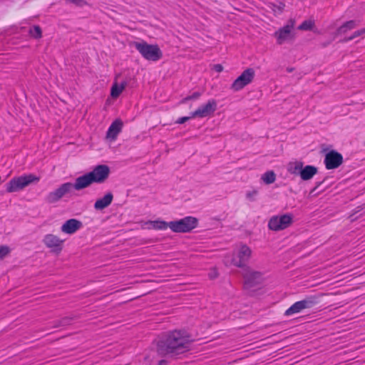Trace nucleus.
I'll return each instance as SVG.
<instances>
[{
  "label": "nucleus",
  "instance_id": "obj_13",
  "mask_svg": "<svg viewBox=\"0 0 365 365\" xmlns=\"http://www.w3.org/2000/svg\"><path fill=\"white\" fill-rule=\"evenodd\" d=\"M128 83L126 81H120L119 76H116L114 78L113 83L110 88V96L106 101V103L110 104L112 102L116 101L120 95L124 92Z\"/></svg>",
  "mask_w": 365,
  "mask_h": 365
},
{
  "label": "nucleus",
  "instance_id": "obj_32",
  "mask_svg": "<svg viewBox=\"0 0 365 365\" xmlns=\"http://www.w3.org/2000/svg\"><path fill=\"white\" fill-rule=\"evenodd\" d=\"M219 276V272L216 268H212L208 273V277L210 279H215Z\"/></svg>",
  "mask_w": 365,
  "mask_h": 365
},
{
  "label": "nucleus",
  "instance_id": "obj_35",
  "mask_svg": "<svg viewBox=\"0 0 365 365\" xmlns=\"http://www.w3.org/2000/svg\"><path fill=\"white\" fill-rule=\"evenodd\" d=\"M257 192L256 190H253L247 193V197L252 198L254 196L257 195Z\"/></svg>",
  "mask_w": 365,
  "mask_h": 365
},
{
  "label": "nucleus",
  "instance_id": "obj_38",
  "mask_svg": "<svg viewBox=\"0 0 365 365\" xmlns=\"http://www.w3.org/2000/svg\"><path fill=\"white\" fill-rule=\"evenodd\" d=\"M353 216H354V215H351L349 216V218H350L351 221H354L356 219V218H352Z\"/></svg>",
  "mask_w": 365,
  "mask_h": 365
},
{
  "label": "nucleus",
  "instance_id": "obj_15",
  "mask_svg": "<svg viewBox=\"0 0 365 365\" xmlns=\"http://www.w3.org/2000/svg\"><path fill=\"white\" fill-rule=\"evenodd\" d=\"M342 155L335 150L329 151L325 155L324 164L329 170L337 168L342 164Z\"/></svg>",
  "mask_w": 365,
  "mask_h": 365
},
{
  "label": "nucleus",
  "instance_id": "obj_12",
  "mask_svg": "<svg viewBox=\"0 0 365 365\" xmlns=\"http://www.w3.org/2000/svg\"><path fill=\"white\" fill-rule=\"evenodd\" d=\"M88 173L93 182L101 184L109 178L110 168L107 165L101 164L94 167Z\"/></svg>",
  "mask_w": 365,
  "mask_h": 365
},
{
  "label": "nucleus",
  "instance_id": "obj_34",
  "mask_svg": "<svg viewBox=\"0 0 365 365\" xmlns=\"http://www.w3.org/2000/svg\"><path fill=\"white\" fill-rule=\"evenodd\" d=\"M212 69L217 73H221L224 68L221 64H215L213 66Z\"/></svg>",
  "mask_w": 365,
  "mask_h": 365
},
{
  "label": "nucleus",
  "instance_id": "obj_27",
  "mask_svg": "<svg viewBox=\"0 0 365 365\" xmlns=\"http://www.w3.org/2000/svg\"><path fill=\"white\" fill-rule=\"evenodd\" d=\"M29 34L30 35L36 38V39H39L41 38L42 36V31L41 29V28L38 26H33L30 31H29Z\"/></svg>",
  "mask_w": 365,
  "mask_h": 365
},
{
  "label": "nucleus",
  "instance_id": "obj_8",
  "mask_svg": "<svg viewBox=\"0 0 365 365\" xmlns=\"http://www.w3.org/2000/svg\"><path fill=\"white\" fill-rule=\"evenodd\" d=\"M197 225L198 219L192 216H187L169 222V228L173 232L177 233L191 232Z\"/></svg>",
  "mask_w": 365,
  "mask_h": 365
},
{
  "label": "nucleus",
  "instance_id": "obj_20",
  "mask_svg": "<svg viewBox=\"0 0 365 365\" xmlns=\"http://www.w3.org/2000/svg\"><path fill=\"white\" fill-rule=\"evenodd\" d=\"M297 29L301 31H312L314 34L318 35L321 34L317 27L316 21L312 18H309L303 21Z\"/></svg>",
  "mask_w": 365,
  "mask_h": 365
},
{
  "label": "nucleus",
  "instance_id": "obj_9",
  "mask_svg": "<svg viewBox=\"0 0 365 365\" xmlns=\"http://www.w3.org/2000/svg\"><path fill=\"white\" fill-rule=\"evenodd\" d=\"M218 110V102L214 98H209L204 103L200 106L196 110L191 113V118L203 119L211 118L215 115Z\"/></svg>",
  "mask_w": 365,
  "mask_h": 365
},
{
  "label": "nucleus",
  "instance_id": "obj_6",
  "mask_svg": "<svg viewBox=\"0 0 365 365\" xmlns=\"http://www.w3.org/2000/svg\"><path fill=\"white\" fill-rule=\"evenodd\" d=\"M39 180V177L32 174L14 178L7 184L6 191L9 193L21 191L31 184L37 183Z\"/></svg>",
  "mask_w": 365,
  "mask_h": 365
},
{
  "label": "nucleus",
  "instance_id": "obj_36",
  "mask_svg": "<svg viewBox=\"0 0 365 365\" xmlns=\"http://www.w3.org/2000/svg\"><path fill=\"white\" fill-rule=\"evenodd\" d=\"M316 189H317V187H314V189H312V190L309 192V195L310 197H314V192H315Z\"/></svg>",
  "mask_w": 365,
  "mask_h": 365
},
{
  "label": "nucleus",
  "instance_id": "obj_23",
  "mask_svg": "<svg viewBox=\"0 0 365 365\" xmlns=\"http://www.w3.org/2000/svg\"><path fill=\"white\" fill-rule=\"evenodd\" d=\"M317 173V168L312 165L302 166V169L300 173V178L303 180H309Z\"/></svg>",
  "mask_w": 365,
  "mask_h": 365
},
{
  "label": "nucleus",
  "instance_id": "obj_24",
  "mask_svg": "<svg viewBox=\"0 0 365 365\" xmlns=\"http://www.w3.org/2000/svg\"><path fill=\"white\" fill-rule=\"evenodd\" d=\"M359 25V21L356 20H350L344 22L338 29L337 33L339 34H346L348 31L354 29Z\"/></svg>",
  "mask_w": 365,
  "mask_h": 365
},
{
  "label": "nucleus",
  "instance_id": "obj_14",
  "mask_svg": "<svg viewBox=\"0 0 365 365\" xmlns=\"http://www.w3.org/2000/svg\"><path fill=\"white\" fill-rule=\"evenodd\" d=\"M72 188L73 184L71 182L62 184L58 188L48 194L47 200L50 203L57 202L65 195L69 193Z\"/></svg>",
  "mask_w": 365,
  "mask_h": 365
},
{
  "label": "nucleus",
  "instance_id": "obj_18",
  "mask_svg": "<svg viewBox=\"0 0 365 365\" xmlns=\"http://www.w3.org/2000/svg\"><path fill=\"white\" fill-rule=\"evenodd\" d=\"M92 183H93V180L88 173L82 176L77 178L75 180L74 184H73V187L76 190H81L89 187Z\"/></svg>",
  "mask_w": 365,
  "mask_h": 365
},
{
  "label": "nucleus",
  "instance_id": "obj_17",
  "mask_svg": "<svg viewBox=\"0 0 365 365\" xmlns=\"http://www.w3.org/2000/svg\"><path fill=\"white\" fill-rule=\"evenodd\" d=\"M82 227V222L76 219L66 220L61 227L63 233L73 235Z\"/></svg>",
  "mask_w": 365,
  "mask_h": 365
},
{
  "label": "nucleus",
  "instance_id": "obj_1",
  "mask_svg": "<svg viewBox=\"0 0 365 365\" xmlns=\"http://www.w3.org/2000/svg\"><path fill=\"white\" fill-rule=\"evenodd\" d=\"M194 340L185 329H174L158 337L155 341L158 354L164 356H177L190 351Z\"/></svg>",
  "mask_w": 365,
  "mask_h": 365
},
{
  "label": "nucleus",
  "instance_id": "obj_28",
  "mask_svg": "<svg viewBox=\"0 0 365 365\" xmlns=\"http://www.w3.org/2000/svg\"><path fill=\"white\" fill-rule=\"evenodd\" d=\"M201 96V93L200 92H194L192 94L186 96L182 100V103H186L188 101H194L198 99Z\"/></svg>",
  "mask_w": 365,
  "mask_h": 365
},
{
  "label": "nucleus",
  "instance_id": "obj_19",
  "mask_svg": "<svg viewBox=\"0 0 365 365\" xmlns=\"http://www.w3.org/2000/svg\"><path fill=\"white\" fill-rule=\"evenodd\" d=\"M312 304V302L307 299L297 302L286 311L285 314L289 316L299 313L303 309L309 308Z\"/></svg>",
  "mask_w": 365,
  "mask_h": 365
},
{
  "label": "nucleus",
  "instance_id": "obj_30",
  "mask_svg": "<svg viewBox=\"0 0 365 365\" xmlns=\"http://www.w3.org/2000/svg\"><path fill=\"white\" fill-rule=\"evenodd\" d=\"M365 35V28L354 31L352 35L346 38V41H352L356 38Z\"/></svg>",
  "mask_w": 365,
  "mask_h": 365
},
{
  "label": "nucleus",
  "instance_id": "obj_2",
  "mask_svg": "<svg viewBox=\"0 0 365 365\" xmlns=\"http://www.w3.org/2000/svg\"><path fill=\"white\" fill-rule=\"evenodd\" d=\"M244 289L252 295H256L262 289V284L264 281L262 272L248 268L243 275Z\"/></svg>",
  "mask_w": 365,
  "mask_h": 365
},
{
  "label": "nucleus",
  "instance_id": "obj_16",
  "mask_svg": "<svg viewBox=\"0 0 365 365\" xmlns=\"http://www.w3.org/2000/svg\"><path fill=\"white\" fill-rule=\"evenodd\" d=\"M123 122L120 118H116L109 126L106 134V140L108 142L115 141L123 128Z\"/></svg>",
  "mask_w": 365,
  "mask_h": 365
},
{
  "label": "nucleus",
  "instance_id": "obj_4",
  "mask_svg": "<svg viewBox=\"0 0 365 365\" xmlns=\"http://www.w3.org/2000/svg\"><path fill=\"white\" fill-rule=\"evenodd\" d=\"M252 254L251 247L246 244L241 243L230 256H227L228 262L235 267H242L245 262L251 258Z\"/></svg>",
  "mask_w": 365,
  "mask_h": 365
},
{
  "label": "nucleus",
  "instance_id": "obj_29",
  "mask_svg": "<svg viewBox=\"0 0 365 365\" xmlns=\"http://www.w3.org/2000/svg\"><path fill=\"white\" fill-rule=\"evenodd\" d=\"M11 252V250L8 246H0V261L3 260Z\"/></svg>",
  "mask_w": 365,
  "mask_h": 365
},
{
  "label": "nucleus",
  "instance_id": "obj_5",
  "mask_svg": "<svg viewBox=\"0 0 365 365\" xmlns=\"http://www.w3.org/2000/svg\"><path fill=\"white\" fill-rule=\"evenodd\" d=\"M295 20L290 19L283 26L279 28L273 34V37L277 45L282 46L294 39Z\"/></svg>",
  "mask_w": 365,
  "mask_h": 365
},
{
  "label": "nucleus",
  "instance_id": "obj_37",
  "mask_svg": "<svg viewBox=\"0 0 365 365\" xmlns=\"http://www.w3.org/2000/svg\"><path fill=\"white\" fill-rule=\"evenodd\" d=\"M165 364H166V361L165 360H160L158 362V365H165Z\"/></svg>",
  "mask_w": 365,
  "mask_h": 365
},
{
  "label": "nucleus",
  "instance_id": "obj_11",
  "mask_svg": "<svg viewBox=\"0 0 365 365\" xmlns=\"http://www.w3.org/2000/svg\"><path fill=\"white\" fill-rule=\"evenodd\" d=\"M255 76V71L252 68L244 70L241 74L232 83L230 89L234 92L242 90L247 85L250 84Z\"/></svg>",
  "mask_w": 365,
  "mask_h": 365
},
{
  "label": "nucleus",
  "instance_id": "obj_10",
  "mask_svg": "<svg viewBox=\"0 0 365 365\" xmlns=\"http://www.w3.org/2000/svg\"><path fill=\"white\" fill-rule=\"evenodd\" d=\"M42 241L45 247L53 255H58L63 250L65 240L53 232L46 234Z\"/></svg>",
  "mask_w": 365,
  "mask_h": 365
},
{
  "label": "nucleus",
  "instance_id": "obj_33",
  "mask_svg": "<svg viewBox=\"0 0 365 365\" xmlns=\"http://www.w3.org/2000/svg\"><path fill=\"white\" fill-rule=\"evenodd\" d=\"M190 119H194L193 118H191V115H190V116H185V117L180 118L176 121V123H178V124H183V123H185V122H187V120H189Z\"/></svg>",
  "mask_w": 365,
  "mask_h": 365
},
{
  "label": "nucleus",
  "instance_id": "obj_31",
  "mask_svg": "<svg viewBox=\"0 0 365 365\" xmlns=\"http://www.w3.org/2000/svg\"><path fill=\"white\" fill-rule=\"evenodd\" d=\"M68 3L73 4L78 7H83L88 5L85 0H66Z\"/></svg>",
  "mask_w": 365,
  "mask_h": 365
},
{
  "label": "nucleus",
  "instance_id": "obj_26",
  "mask_svg": "<svg viewBox=\"0 0 365 365\" xmlns=\"http://www.w3.org/2000/svg\"><path fill=\"white\" fill-rule=\"evenodd\" d=\"M261 180L266 184L269 185L274 183L276 180V174L272 170L265 172L261 176Z\"/></svg>",
  "mask_w": 365,
  "mask_h": 365
},
{
  "label": "nucleus",
  "instance_id": "obj_22",
  "mask_svg": "<svg viewBox=\"0 0 365 365\" xmlns=\"http://www.w3.org/2000/svg\"><path fill=\"white\" fill-rule=\"evenodd\" d=\"M143 225L145 229L165 230L169 227V222L163 220H148L144 222Z\"/></svg>",
  "mask_w": 365,
  "mask_h": 365
},
{
  "label": "nucleus",
  "instance_id": "obj_7",
  "mask_svg": "<svg viewBox=\"0 0 365 365\" xmlns=\"http://www.w3.org/2000/svg\"><path fill=\"white\" fill-rule=\"evenodd\" d=\"M293 224V215L289 213L272 216L267 222V227L272 232H281L288 229Z\"/></svg>",
  "mask_w": 365,
  "mask_h": 365
},
{
  "label": "nucleus",
  "instance_id": "obj_21",
  "mask_svg": "<svg viewBox=\"0 0 365 365\" xmlns=\"http://www.w3.org/2000/svg\"><path fill=\"white\" fill-rule=\"evenodd\" d=\"M113 195L112 192H108L104 195L103 197L98 198L95 204L94 208L96 210H103L108 207L113 202Z\"/></svg>",
  "mask_w": 365,
  "mask_h": 365
},
{
  "label": "nucleus",
  "instance_id": "obj_3",
  "mask_svg": "<svg viewBox=\"0 0 365 365\" xmlns=\"http://www.w3.org/2000/svg\"><path fill=\"white\" fill-rule=\"evenodd\" d=\"M135 47L146 61L157 62L163 58V51L157 44L135 42Z\"/></svg>",
  "mask_w": 365,
  "mask_h": 365
},
{
  "label": "nucleus",
  "instance_id": "obj_25",
  "mask_svg": "<svg viewBox=\"0 0 365 365\" xmlns=\"http://www.w3.org/2000/svg\"><path fill=\"white\" fill-rule=\"evenodd\" d=\"M303 163L300 161H294L289 163L288 165L287 170L289 173L293 175H300L302 169Z\"/></svg>",
  "mask_w": 365,
  "mask_h": 365
}]
</instances>
